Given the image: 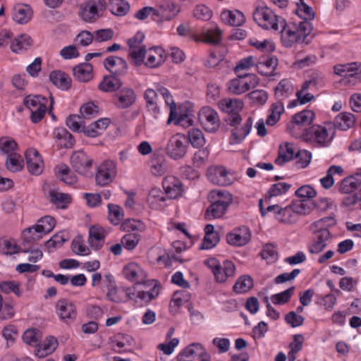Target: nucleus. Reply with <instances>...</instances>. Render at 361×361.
Returning a JSON list of instances; mask_svg holds the SVG:
<instances>
[{
	"label": "nucleus",
	"instance_id": "11",
	"mask_svg": "<svg viewBox=\"0 0 361 361\" xmlns=\"http://www.w3.org/2000/svg\"><path fill=\"white\" fill-rule=\"evenodd\" d=\"M116 174L115 162L110 160L104 161L98 168L95 176L96 184L105 186L113 181Z\"/></svg>",
	"mask_w": 361,
	"mask_h": 361
},
{
	"label": "nucleus",
	"instance_id": "62",
	"mask_svg": "<svg viewBox=\"0 0 361 361\" xmlns=\"http://www.w3.org/2000/svg\"><path fill=\"white\" fill-rule=\"evenodd\" d=\"M246 97L254 104L262 105L267 102L268 94L263 90H256L248 93Z\"/></svg>",
	"mask_w": 361,
	"mask_h": 361
},
{
	"label": "nucleus",
	"instance_id": "2",
	"mask_svg": "<svg viewBox=\"0 0 361 361\" xmlns=\"http://www.w3.org/2000/svg\"><path fill=\"white\" fill-rule=\"evenodd\" d=\"M335 224L336 219L333 216L322 218L311 224L310 230L314 234V237L309 245L310 253L319 254L328 246L332 240L329 228Z\"/></svg>",
	"mask_w": 361,
	"mask_h": 361
},
{
	"label": "nucleus",
	"instance_id": "5",
	"mask_svg": "<svg viewBox=\"0 0 361 361\" xmlns=\"http://www.w3.org/2000/svg\"><path fill=\"white\" fill-rule=\"evenodd\" d=\"M106 8L105 0H87L80 5L78 16L85 23L96 22Z\"/></svg>",
	"mask_w": 361,
	"mask_h": 361
},
{
	"label": "nucleus",
	"instance_id": "28",
	"mask_svg": "<svg viewBox=\"0 0 361 361\" xmlns=\"http://www.w3.org/2000/svg\"><path fill=\"white\" fill-rule=\"evenodd\" d=\"M298 23V27L295 31V43L308 44L312 39L310 36L311 23L307 21H300Z\"/></svg>",
	"mask_w": 361,
	"mask_h": 361
},
{
	"label": "nucleus",
	"instance_id": "16",
	"mask_svg": "<svg viewBox=\"0 0 361 361\" xmlns=\"http://www.w3.org/2000/svg\"><path fill=\"white\" fill-rule=\"evenodd\" d=\"M25 157L29 172L33 175H39L42 171L43 161L38 151L34 148L28 149Z\"/></svg>",
	"mask_w": 361,
	"mask_h": 361
},
{
	"label": "nucleus",
	"instance_id": "7",
	"mask_svg": "<svg viewBox=\"0 0 361 361\" xmlns=\"http://www.w3.org/2000/svg\"><path fill=\"white\" fill-rule=\"evenodd\" d=\"M160 94L162 97L165 100L166 104L169 106L170 114L168 119V123L174 121L176 125L181 126L184 128L189 127L192 124V119L190 117V114L189 113L184 114L178 115L176 112V105L173 101L172 96L171 95L169 91L165 88L162 87L159 90Z\"/></svg>",
	"mask_w": 361,
	"mask_h": 361
},
{
	"label": "nucleus",
	"instance_id": "6",
	"mask_svg": "<svg viewBox=\"0 0 361 361\" xmlns=\"http://www.w3.org/2000/svg\"><path fill=\"white\" fill-rule=\"evenodd\" d=\"M334 74L342 77L345 85H355L361 82V63L337 64L334 67Z\"/></svg>",
	"mask_w": 361,
	"mask_h": 361
},
{
	"label": "nucleus",
	"instance_id": "33",
	"mask_svg": "<svg viewBox=\"0 0 361 361\" xmlns=\"http://www.w3.org/2000/svg\"><path fill=\"white\" fill-rule=\"evenodd\" d=\"M74 78L82 82L90 81L93 77V68L89 63L77 65L73 69Z\"/></svg>",
	"mask_w": 361,
	"mask_h": 361
},
{
	"label": "nucleus",
	"instance_id": "37",
	"mask_svg": "<svg viewBox=\"0 0 361 361\" xmlns=\"http://www.w3.org/2000/svg\"><path fill=\"white\" fill-rule=\"evenodd\" d=\"M145 283H147L148 286H152V288L147 291H138L136 298L144 301L145 304H147L159 295L160 286L155 280L148 281Z\"/></svg>",
	"mask_w": 361,
	"mask_h": 361
},
{
	"label": "nucleus",
	"instance_id": "30",
	"mask_svg": "<svg viewBox=\"0 0 361 361\" xmlns=\"http://www.w3.org/2000/svg\"><path fill=\"white\" fill-rule=\"evenodd\" d=\"M124 274L128 280L135 281L137 283H146V273L135 263L128 264L124 269Z\"/></svg>",
	"mask_w": 361,
	"mask_h": 361
},
{
	"label": "nucleus",
	"instance_id": "8",
	"mask_svg": "<svg viewBox=\"0 0 361 361\" xmlns=\"http://www.w3.org/2000/svg\"><path fill=\"white\" fill-rule=\"evenodd\" d=\"M258 84V79L254 74H238V77L228 82V90L233 94H243Z\"/></svg>",
	"mask_w": 361,
	"mask_h": 361
},
{
	"label": "nucleus",
	"instance_id": "51",
	"mask_svg": "<svg viewBox=\"0 0 361 361\" xmlns=\"http://www.w3.org/2000/svg\"><path fill=\"white\" fill-rule=\"evenodd\" d=\"M222 32L218 27H211L202 34V41L212 44H218L221 40Z\"/></svg>",
	"mask_w": 361,
	"mask_h": 361
},
{
	"label": "nucleus",
	"instance_id": "60",
	"mask_svg": "<svg viewBox=\"0 0 361 361\" xmlns=\"http://www.w3.org/2000/svg\"><path fill=\"white\" fill-rule=\"evenodd\" d=\"M108 209L110 221L114 225H118L123 218V209L118 205L113 204H109Z\"/></svg>",
	"mask_w": 361,
	"mask_h": 361
},
{
	"label": "nucleus",
	"instance_id": "57",
	"mask_svg": "<svg viewBox=\"0 0 361 361\" xmlns=\"http://www.w3.org/2000/svg\"><path fill=\"white\" fill-rule=\"evenodd\" d=\"M291 82L287 80H282L275 88V95L279 100L288 97L291 93Z\"/></svg>",
	"mask_w": 361,
	"mask_h": 361
},
{
	"label": "nucleus",
	"instance_id": "34",
	"mask_svg": "<svg viewBox=\"0 0 361 361\" xmlns=\"http://www.w3.org/2000/svg\"><path fill=\"white\" fill-rule=\"evenodd\" d=\"M58 341L54 336H48L45 338L43 343L37 345L35 354L39 358L45 357L51 354L57 348Z\"/></svg>",
	"mask_w": 361,
	"mask_h": 361
},
{
	"label": "nucleus",
	"instance_id": "59",
	"mask_svg": "<svg viewBox=\"0 0 361 361\" xmlns=\"http://www.w3.org/2000/svg\"><path fill=\"white\" fill-rule=\"evenodd\" d=\"M98 112V106L92 102L82 104L80 109V115L84 119H91L95 117Z\"/></svg>",
	"mask_w": 361,
	"mask_h": 361
},
{
	"label": "nucleus",
	"instance_id": "54",
	"mask_svg": "<svg viewBox=\"0 0 361 361\" xmlns=\"http://www.w3.org/2000/svg\"><path fill=\"white\" fill-rule=\"evenodd\" d=\"M253 286L252 279L249 276H240L233 286V290L236 293L247 292Z\"/></svg>",
	"mask_w": 361,
	"mask_h": 361
},
{
	"label": "nucleus",
	"instance_id": "24",
	"mask_svg": "<svg viewBox=\"0 0 361 361\" xmlns=\"http://www.w3.org/2000/svg\"><path fill=\"white\" fill-rule=\"evenodd\" d=\"M180 11L178 5L172 1H166L159 7L155 8L156 16L164 20L174 18Z\"/></svg>",
	"mask_w": 361,
	"mask_h": 361
},
{
	"label": "nucleus",
	"instance_id": "39",
	"mask_svg": "<svg viewBox=\"0 0 361 361\" xmlns=\"http://www.w3.org/2000/svg\"><path fill=\"white\" fill-rule=\"evenodd\" d=\"M54 135L61 148H71L74 145L75 140L73 137L64 128H56L54 132Z\"/></svg>",
	"mask_w": 361,
	"mask_h": 361
},
{
	"label": "nucleus",
	"instance_id": "48",
	"mask_svg": "<svg viewBox=\"0 0 361 361\" xmlns=\"http://www.w3.org/2000/svg\"><path fill=\"white\" fill-rule=\"evenodd\" d=\"M296 4L298 8L295 13L300 20H302V21H307L310 23V21L314 19V11L310 6H308L304 1V0H298Z\"/></svg>",
	"mask_w": 361,
	"mask_h": 361
},
{
	"label": "nucleus",
	"instance_id": "9",
	"mask_svg": "<svg viewBox=\"0 0 361 361\" xmlns=\"http://www.w3.org/2000/svg\"><path fill=\"white\" fill-rule=\"evenodd\" d=\"M188 147V140L187 137L183 135L178 133L169 139L166 152L171 158L179 159L185 155Z\"/></svg>",
	"mask_w": 361,
	"mask_h": 361
},
{
	"label": "nucleus",
	"instance_id": "23",
	"mask_svg": "<svg viewBox=\"0 0 361 361\" xmlns=\"http://www.w3.org/2000/svg\"><path fill=\"white\" fill-rule=\"evenodd\" d=\"M361 185V173L343 179L338 184V191L343 194H351Z\"/></svg>",
	"mask_w": 361,
	"mask_h": 361
},
{
	"label": "nucleus",
	"instance_id": "12",
	"mask_svg": "<svg viewBox=\"0 0 361 361\" xmlns=\"http://www.w3.org/2000/svg\"><path fill=\"white\" fill-rule=\"evenodd\" d=\"M56 313L63 322L71 324L77 317L75 305L67 299H60L56 304Z\"/></svg>",
	"mask_w": 361,
	"mask_h": 361
},
{
	"label": "nucleus",
	"instance_id": "17",
	"mask_svg": "<svg viewBox=\"0 0 361 361\" xmlns=\"http://www.w3.org/2000/svg\"><path fill=\"white\" fill-rule=\"evenodd\" d=\"M137 96L135 91L130 87H124L114 96V104L119 109H127L133 105Z\"/></svg>",
	"mask_w": 361,
	"mask_h": 361
},
{
	"label": "nucleus",
	"instance_id": "61",
	"mask_svg": "<svg viewBox=\"0 0 361 361\" xmlns=\"http://www.w3.org/2000/svg\"><path fill=\"white\" fill-rule=\"evenodd\" d=\"M55 219L51 216L41 218L36 226L44 235L50 233L55 227Z\"/></svg>",
	"mask_w": 361,
	"mask_h": 361
},
{
	"label": "nucleus",
	"instance_id": "32",
	"mask_svg": "<svg viewBox=\"0 0 361 361\" xmlns=\"http://www.w3.org/2000/svg\"><path fill=\"white\" fill-rule=\"evenodd\" d=\"M147 60L145 64L150 68L160 66L165 60L164 51L160 47H152L146 52Z\"/></svg>",
	"mask_w": 361,
	"mask_h": 361
},
{
	"label": "nucleus",
	"instance_id": "20",
	"mask_svg": "<svg viewBox=\"0 0 361 361\" xmlns=\"http://www.w3.org/2000/svg\"><path fill=\"white\" fill-rule=\"evenodd\" d=\"M256 66L259 74L264 76L274 75L278 66V59L276 56H263L257 58Z\"/></svg>",
	"mask_w": 361,
	"mask_h": 361
},
{
	"label": "nucleus",
	"instance_id": "19",
	"mask_svg": "<svg viewBox=\"0 0 361 361\" xmlns=\"http://www.w3.org/2000/svg\"><path fill=\"white\" fill-rule=\"evenodd\" d=\"M229 171L224 166H215L208 170L207 176L214 184L225 186L232 183V179L229 177Z\"/></svg>",
	"mask_w": 361,
	"mask_h": 361
},
{
	"label": "nucleus",
	"instance_id": "41",
	"mask_svg": "<svg viewBox=\"0 0 361 361\" xmlns=\"http://www.w3.org/2000/svg\"><path fill=\"white\" fill-rule=\"evenodd\" d=\"M219 106L228 114L239 112L243 107V103L238 99H223L219 101Z\"/></svg>",
	"mask_w": 361,
	"mask_h": 361
},
{
	"label": "nucleus",
	"instance_id": "42",
	"mask_svg": "<svg viewBox=\"0 0 361 361\" xmlns=\"http://www.w3.org/2000/svg\"><path fill=\"white\" fill-rule=\"evenodd\" d=\"M32 11L27 5H18L14 8L13 18L19 24L27 23L32 18Z\"/></svg>",
	"mask_w": 361,
	"mask_h": 361
},
{
	"label": "nucleus",
	"instance_id": "46",
	"mask_svg": "<svg viewBox=\"0 0 361 361\" xmlns=\"http://www.w3.org/2000/svg\"><path fill=\"white\" fill-rule=\"evenodd\" d=\"M343 169L341 166L332 165L331 166L324 177L320 179L321 185L325 189H329L334 185V175H342Z\"/></svg>",
	"mask_w": 361,
	"mask_h": 361
},
{
	"label": "nucleus",
	"instance_id": "45",
	"mask_svg": "<svg viewBox=\"0 0 361 361\" xmlns=\"http://www.w3.org/2000/svg\"><path fill=\"white\" fill-rule=\"evenodd\" d=\"M163 87H161L162 88ZM160 87L157 90V92L148 88L145 90L144 94V98L147 103V107L149 111H152L154 115H157L159 113V109L157 106V102L158 98V94L161 95L159 91Z\"/></svg>",
	"mask_w": 361,
	"mask_h": 361
},
{
	"label": "nucleus",
	"instance_id": "25",
	"mask_svg": "<svg viewBox=\"0 0 361 361\" xmlns=\"http://www.w3.org/2000/svg\"><path fill=\"white\" fill-rule=\"evenodd\" d=\"M104 231L102 226L94 225L90 228L88 242L92 249L99 250L104 245Z\"/></svg>",
	"mask_w": 361,
	"mask_h": 361
},
{
	"label": "nucleus",
	"instance_id": "10",
	"mask_svg": "<svg viewBox=\"0 0 361 361\" xmlns=\"http://www.w3.org/2000/svg\"><path fill=\"white\" fill-rule=\"evenodd\" d=\"M198 117L202 126L206 131L214 133L219 128L220 119L214 109L204 106L200 111Z\"/></svg>",
	"mask_w": 361,
	"mask_h": 361
},
{
	"label": "nucleus",
	"instance_id": "27",
	"mask_svg": "<svg viewBox=\"0 0 361 361\" xmlns=\"http://www.w3.org/2000/svg\"><path fill=\"white\" fill-rule=\"evenodd\" d=\"M111 120L103 118L92 123L87 127H83L82 132L90 137H96L101 135V132L106 129L110 125Z\"/></svg>",
	"mask_w": 361,
	"mask_h": 361
},
{
	"label": "nucleus",
	"instance_id": "38",
	"mask_svg": "<svg viewBox=\"0 0 361 361\" xmlns=\"http://www.w3.org/2000/svg\"><path fill=\"white\" fill-rule=\"evenodd\" d=\"M32 44L31 37L27 34L18 35L11 43V49L15 53H22Z\"/></svg>",
	"mask_w": 361,
	"mask_h": 361
},
{
	"label": "nucleus",
	"instance_id": "49",
	"mask_svg": "<svg viewBox=\"0 0 361 361\" xmlns=\"http://www.w3.org/2000/svg\"><path fill=\"white\" fill-rule=\"evenodd\" d=\"M109 8L112 14L117 16H123L129 11L130 5L124 0H110Z\"/></svg>",
	"mask_w": 361,
	"mask_h": 361
},
{
	"label": "nucleus",
	"instance_id": "36",
	"mask_svg": "<svg viewBox=\"0 0 361 361\" xmlns=\"http://www.w3.org/2000/svg\"><path fill=\"white\" fill-rule=\"evenodd\" d=\"M50 81L58 88L67 90L71 85V79L68 74L61 71H54L49 75Z\"/></svg>",
	"mask_w": 361,
	"mask_h": 361
},
{
	"label": "nucleus",
	"instance_id": "43",
	"mask_svg": "<svg viewBox=\"0 0 361 361\" xmlns=\"http://www.w3.org/2000/svg\"><path fill=\"white\" fill-rule=\"evenodd\" d=\"M151 172L154 176H163L167 171V162L162 155L154 154L151 160Z\"/></svg>",
	"mask_w": 361,
	"mask_h": 361
},
{
	"label": "nucleus",
	"instance_id": "53",
	"mask_svg": "<svg viewBox=\"0 0 361 361\" xmlns=\"http://www.w3.org/2000/svg\"><path fill=\"white\" fill-rule=\"evenodd\" d=\"M270 114L267 117L266 123L268 126L275 125L280 119L281 114L283 111V106L281 102H277L271 104L270 107Z\"/></svg>",
	"mask_w": 361,
	"mask_h": 361
},
{
	"label": "nucleus",
	"instance_id": "15",
	"mask_svg": "<svg viewBox=\"0 0 361 361\" xmlns=\"http://www.w3.org/2000/svg\"><path fill=\"white\" fill-rule=\"evenodd\" d=\"M251 232L247 226H241L233 229L226 235L227 243L233 246H243L249 243Z\"/></svg>",
	"mask_w": 361,
	"mask_h": 361
},
{
	"label": "nucleus",
	"instance_id": "52",
	"mask_svg": "<svg viewBox=\"0 0 361 361\" xmlns=\"http://www.w3.org/2000/svg\"><path fill=\"white\" fill-rule=\"evenodd\" d=\"M292 187L291 184L286 183H277L271 185L265 195V201H270L273 197L281 195L288 191Z\"/></svg>",
	"mask_w": 361,
	"mask_h": 361
},
{
	"label": "nucleus",
	"instance_id": "4",
	"mask_svg": "<svg viewBox=\"0 0 361 361\" xmlns=\"http://www.w3.org/2000/svg\"><path fill=\"white\" fill-rule=\"evenodd\" d=\"M209 200L211 204L206 211L205 218L210 220L222 216L232 203L233 197L228 192L213 190L209 195Z\"/></svg>",
	"mask_w": 361,
	"mask_h": 361
},
{
	"label": "nucleus",
	"instance_id": "18",
	"mask_svg": "<svg viewBox=\"0 0 361 361\" xmlns=\"http://www.w3.org/2000/svg\"><path fill=\"white\" fill-rule=\"evenodd\" d=\"M104 66L106 70L115 75H123L127 73V62L121 57L111 56L104 60Z\"/></svg>",
	"mask_w": 361,
	"mask_h": 361
},
{
	"label": "nucleus",
	"instance_id": "55",
	"mask_svg": "<svg viewBox=\"0 0 361 361\" xmlns=\"http://www.w3.org/2000/svg\"><path fill=\"white\" fill-rule=\"evenodd\" d=\"M22 338L25 343L30 345L37 347L41 340L42 334L41 332L37 329H30L24 332Z\"/></svg>",
	"mask_w": 361,
	"mask_h": 361
},
{
	"label": "nucleus",
	"instance_id": "21",
	"mask_svg": "<svg viewBox=\"0 0 361 361\" xmlns=\"http://www.w3.org/2000/svg\"><path fill=\"white\" fill-rule=\"evenodd\" d=\"M166 194L171 199H176L182 195L183 192L181 181L174 176H166L162 182Z\"/></svg>",
	"mask_w": 361,
	"mask_h": 361
},
{
	"label": "nucleus",
	"instance_id": "29",
	"mask_svg": "<svg viewBox=\"0 0 361 361\" xmlns=\"http://www.w3.org/2000/svg\"><path fill=\"white\" fill-rule=\"evenodd\" d=\"M315 118L313 111L305 109L295 114V125L298 129L295 128V133L301 131L305 128H309Z\"/></svg>",
	"mask_w": 361,
	"mask_h": 361
},
{
	"label": "nucleus",
	"instance_id": "3",
	"mask_svg": "<svg viewBox=\"0 0 361 361\" xmlns=\"http://www.w3.org/2000/svg\"><path fill=\"white\" fill-rule=\"evenodd\" d=\"M335 129L332 123H325L323 126L314 125L309 128L295 133V137L305 142L315 141L321 146H324L332 141Z\"/></svg>",
	"mask_w": 361,
	"mask_h": 361
},
{
	"label": "nucleus",
	"instance_id": "58",
	"mask_svg": "<svg viewBox=\"0 0 361 361\" xmlns=\"http://www.w3.org/2000/svg\"><path fill=\"white\" fill-rule=\"evenodd\" d=\"M188 140L195 147H202L205 144L203 133L197 128H192L188 133Z\"/></svg>",
	"mask_w": 361,
	"mask_h": 361
},
{
	"label": "nucleus",
	"instance_id": "26",
	"mask_svg": "<svg viewBox=\"0 0 361 361\" xmlns=\"http://www.w3.org/2000/svg\"><path fill=\"white\" fill-rule=\"evenodd\" d=\"M355 122L356 118L353 114L344 111L338 114L335 117L333 125L334 128H337L341 130L346 131L353 128Z\"/></svg>",
	"mask_w": 361,
	"mask_h": 361
},
{
	"label": "nucleus",
	"instance_id": "13",
	"mask_svg": "<svg viewBox=\"0 0 361 361\" xmlns=\"http://www.w3.org/2000/svg\"><path fill=\"white\" fill-rule=\"evenodd\" d=\"M44 234L38 229L37 226H32L25 229L22 233V249L23 252H28L35 247L37 241L41 240Z\"/></svg>",
	"mask_w": 361,
	"mask_h": 361
},
{
	"label": "nucleus",
	"instance_id": "63",
	"mask_svg": "<svg viewBox=\"0 0 361 361\" xmlns=\"http://www.w3.org/2000/svg\"><path fill=\"white\" fill-rule=\"evenodd\" d=\"M140 235L136 233H126L121 238L122 245L127 250H133L139 243Z\"/></svg>",
	"mask_w": 361,
	"mask_h": 361
},
{
	"label": "nucleus",
	"instance_id": "56",
	"mask_svg": "<svg viewBox=\"0 0 361 361\" xmlns=\"http://www.w3.org/2000/svg\"><path fill=\"white\" fill-rule=\"evenodd\" d=\"M49 196L51 202L59 208H65L67 204L71 202V196L66 193L58 192L52 190L49 192Z\"/></svg>",
	"mask_w": 361,
	"mask_h": 361
},
{
	"label": "nucleus",
	"instance_id": "50",
	"mask_svg": "<svg viewBox=\"0 0 361 361\" xmlns=\"http://www.w3.org/2000/svg\"><path fill=\"white\" fill-rule=\"evenodd\" d=\"M121 229L128 233L133 231L144 232L146 229V226L145 223L140 220L128 219L122 223Z\"/></svg>",
	"mask_w": 361,
	"mask_h": 361
},
{
	"label": "nucleus",
	"instance_id": "31",
	"mask_svg": "<svg viewBox=\"0 0 361 361\" xmlns=\"http://www.w3.org/2000/svg\"><path fill=\"white\" fill-rule=\"evenodd\" d=\"M222 21L231 26H241L245 22L244 14L238 10H225L221 13Z\"/></svg>",
	"mask_w": 361,
	"mask_h": 361
},
{
	"label": "nucleus",
	"instance_id": "14",
	"mask_svg": "<svg viewBox=\"0 0 361 361\" xmlns=\"http://www.w3.org/2000/svg\"><path fill=\"white\" fill-rule=\"evenodd\" d=\"M71 164L77 173L86 176L92 167V159L84 152L77 151L71 157Z\"/></svg>",
	"mask_w": 361,
	"mask_h": 361
},
{
	"label": "nucleus",
	"instance_id": "47",
	"mask_svg": "<svg viewBox=\"0 0 361 361\" xmlns=\"http://www.w3.org/2000/svg\"><path fill=\"white\" fill-rule=\"evenodd\" d=\"M122 82L115 75L105 76L99 85V89L103 92H114L121 87Z\"/></svg>",
	"mask_w": 361,
	"mask_h": 361
},
{
	"label": "nucleus",
	"instance_id": "40",
	"mask_svg": "<svg viewBox=\"0 0 361 361\" xmlns=\"http://www.w3.org/2000/svg\"><path fill=\"white\" fill-rule=\"evenodd\" d=\"M293 158V145L290 142H285L280 145L279 147L278 157L275 159V163L279 166H282L285 163L290 161Z\"/></svg>",
	"mask_w": 361,
	"mask_h": 361
},
{
	"label": "nucleus",
	"instance_id": "64",
	"mask_svg": "<svg viewBox=\"0 0 361 361\" xmlns=\"http://www.w3.org/2000/svg\"><path fill=\"white\" fill-rule=\"evenodd\" d=\"M296 159L295 164L299 169H304L307 167L311 161L312 154L310 152L305 149L299 150L295 155Z\"/></svg>",
	"mask_w": 361,
	"mask_h": 361
},
{
	"label": "nucleus",
	"instance_id": "44",
	"mask_svg": "<svg viewBox=\"0 0 361 361\" xmlns=\"http://www.w3.org/2000/svg\"><path fill=\"white\" fill-rule=\"evenodd\" d=\"M55 171L57 173L61 180L66 184L73 185L77 182V176L65 164H58L55 167Z\"/></svg>",
	"mask_w": 361,
	"mask_h": 361
},
{
	"label": "nucleus",
	"instance_id": "22",
	"mask_svg": "<svg viewBox=\"0 0 361 361\" xmlns=\"http://www.w3.org/2000/svg\"><path fill=\"white\" fill-rule=\"evenodd\" d=\"M205 354V348L201 343H193L187 346L177 355V361H192Z\"/></svg>",
	"mask_w": 361,
	"mask_h": 361
},
{
	"label": "nucleus",
	"instance_id": "1",
	"mask_svg": "<svg viewBox=\"0 0 361 361\" xmlns=\"http://www.w3.org/2000/svg\"><path fill=\"white\" fill-rule=\"evenodd\" d=\"M252 16L257 24L264 30H281V41L286 47L293 45V31L287 25L286 20L280 18L274 11L267 5H259L255 7Z\"/></svg>",
	"mask_w": 361,
	"mask_h": 361
},
{
	"label": "nucleus",
	"instance_id": "35",
	"mask_svg": "<svg viewBox=\"0 0 361 361\" xmlns=\"http://www.w3.org/2000/svg\"><path fill=\"white\" fill-rule=\"evenodd\" d=\"M252 126V120L251 117H249L240 128H235L232 130L230 143L232 145L240 143L250 133Z\"/></svg>",
	"mask_w": 361,
	"mask_h": 361
}]
</instances>
